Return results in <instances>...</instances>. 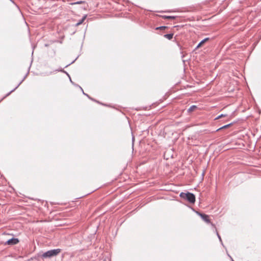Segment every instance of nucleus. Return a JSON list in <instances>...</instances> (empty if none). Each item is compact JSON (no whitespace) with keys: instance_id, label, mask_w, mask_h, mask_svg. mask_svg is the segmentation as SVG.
Segmentation results:
<instances>
[{"instance_id":"obj_5","label":"nucleus","mask_w":261,"mask_h":261,"mask_svg":"<svg viewBox=\"0 0 261 261\" xmlns=\"http://www.w3.org/2000/svg\"><path fill=\"white\" fill-rule=\"evenodd\" d=\"M234 123H235V122H231L228 124L221 126L219 127H218V126H217V127L213 128V132H218L219 130H221L222 129L228 128V127H230V126H232Z\"/></svg>"},{"instance_id":"obj_2","label":"nucleus","mask_w":261,"mask_h":261,"mask_svg":"<svg viewBox=\"0 0 261 261\" xmlns=\"http://www.w3.org/2000/svg\"><path fill=\"white\" fill-rule=\"evenodd\" d=\"M179 196L184 199L187 200L189 202L194 203L195 202V196L194 194L190 192L180 193Z\"/></svg>"},{"instance_id":"obj_9","label":"nucleus","mask_w":261,"mask_h":261,"mask_svg":"<svg viewBox=\"0 0 261 261\" xmlns=\"http://www.w3.org/2000/svg\"><path fill=\"white\" fill-rule=\"evenodd\" d=\"M209 39L208 38H206L204 39H203L202 40H201L199 43L197 45V47H196V48H198L200 46H201L202 45V44H203L204 42H205L207 40H208Z\"/></svg>"},{"instance_id":"obj_6","label":"nucleus","mask_w":261,"mask_h":261,"mask_svg":"<svg viewBox=\"0 0 261 261\" xmlns=\"http://www.w3.org/2000/svg\"><path fill=\"white\" fill-rule=\"evenodd\" d=\"M29 71H28L27 74L24 75V76L23 77V78L22 79V80L19 82V83L17 85V86L14 88L13 89V90H12L11 91H10L8 94H6V95L5 96H4L3 97V99H4L5 98H6L7 96H9L12 92H13V91H14L19 86V85L22 83V82L25 80V79L27 77V76H28V74H29Z\"/></svg>"},{"instance_id":"obj_14","label":"nucleus","mask_w":261,"mask_h":261,"mask_svg":"<svg viewBox=\"0 0 261 261\" xmlns=\"http://www.w3.org/2000/svg\"><path fill=\"white\" fill-rule=\"evenodd\" d=\"M216 234H217V236L220 241V242L221 243L222 245L224 246L223 245V244L222 243V239H221V238L220 237V236L219 235V234L218 233V231H217V230H216Z\"/></svg>"},{"instance_id":"obj_23","label":"nucleus","mask_w":261,"mask_h":261,"mask_svg":"<svg viewBox=\"0 0 261 261\" xmlns=\"http://www.w3.org/2000/svg\"><path fill=\"white\" fill-rule=\"evenodd\" d=\"M74 61H72V62L71 63V64H72V63H74Z\"/></svg>"},{"instance_id":"obj_17","label":"nucleus","mask_w":261,"mask_h":261,"mask_svg":"<svg viewBox=\"0 0 261 261\" xmlns=\"http://www.w3.org/2000/svg\"><path fill=\"white\" fill-rule=\"evenodd\" d=\"M132 147H133L134 144V141H135V137L134 136H132Z\"/></svg>"},{"instance_id":"obj_18","label":"nucleus","mask_w":261,"mask_h":261,"mask_svg":"<svg viewBox=\"0 0 261 261\" xmlns=\"http://www.w3.org/2000/svg\"><path fill=\"white\" fill-rule=\"evenodd\" d=\"M61 71H63L64 72L66 73V75H67L70 78V76H69V74L67 72H66V71H65L64 70H61Z\"/></svg>"},{"instance_id":"obj_15","label":"nucleus","mask_w":261,"mask_h":261,"mask_svg":"<svg viewBox=\"0 0 261 261\" xmlns=\"http://www.w3.org/2000/svg\"><path fill=\"white\" fill-rule=\"evenodd\" d=\"M166 28H167V27L161 26V27L156 28V30H164Z\"/></svg>"},{"instance_id":"obj_22","label":"nucleus","mask_w":261,"mask_h":261,"mask_svg":"<svg viewBox=\"0 0 261 261\" xmlns=\"http://www.w3.org/2000/svg\"><path fill=\"white\" fill-rule=\"evenodd\" d=\"M224 1H225V0H221L220 2H224Z\"/></svg>"},{"instance_id":"obj_21","label":"nucleus","mask_w":261,"mask_h":261,"mask_svg":"<svg viewBox=\"0 0 261 261\" xmlns=\"http://www.w3.org/2000/svg\"><path fill=\"white\" fill-rule=\"evenodd\" d=\"M217 75H216V76L215 77V79H213V82L214 81V80L217 77Z\"/></svg>"},{"instance_id":"obj_1","label":"nucleus","mask_w":261,"mask_h":261,"mask_svg":"<svg viewBox=\"0 0 261 261\" xmlns=\"http://www.w3.org/2000/svg\"><path fill=\"white\" fill-rule=\"evenodd\" d=\"M61 251V249L58 248L48 250L42 255V258H50L57 256Z\"/></svg>"},{"instance_id":"obj_10","label":"nucleus","mask_w":261,"mask_h":261,"mask_svg":"<svg viewBox=\"0 0 261 261\" xmlns=\"http://www.w3.org/2000/svg\"><path fill=\"white\" fill-rule=\"evenodd\" d=\"M173 34H172V33L165 34L164 36V37H165L166 38H167L168 40L172 39L173 38Z\"/></svg>"},{"instance_id":"obj_8","label":"nucleus","mask_w":261,"mask_h":261,"mask_svg":"<svg viewBox=\"0 0 261 261\" xmlns=\"http://www.w3.org/2000/svg\"><path fill=\"white\" fill-rule=\"evenodd\" d=\"M87 18V15H84L82 18L80 20L75 24V27H77L80 25H81V24L83 23V22L84 21V20L86 19V18Z\"/></svg>"},{"instance_id":"obj_20","label":"nucleus","mask_w":261,"mask_h":261,"mask_svg":"<svg viewBox=\"0 0 261 261\" xmlns=\"http://www.w3.org/2000/svg\"><path fill=\"white\" fill-rule=\"evenodd\" d=\"M69 79H70V81L71 82V83H73V82H72V80H71L70 77L69 78Z\"/></svg>"},{"instance_id":"obj_13","label":"nucleus","mask_w":261,"mask_h":261,"mask_svg":"<svg viewBox=\"0 0 261 261\" xmlns=\"http://www.w3.org/2000/svg\"><path fill=\"white\" fill-rule=\"evenodd\" d=\"M84 3H85V2L80 1H77L76 2L71 3H70V4L71 5H77V4H83Z\"/></svg>"},{"instance_id":"obj_7","label":"nucleus","mask_w":261,"mask_h":261,"mask_svg":"<svg viewBox=\"0 0 261 261\" xmlns=\"http://www.w3.org/2000/svg\"><path fill=\"white\" fill-rule=\"evenodd\" d=\"M227 116V114H221L217 116V117H215L213 119V120L215 121V122H213V128H215L216 127V126L217 125V122H218L217 120L221 119L222 118L225 117Z\"/></svg>"},{"instance_id":"obj_19","label":"nucleus","mask_w":261,"mask_h":261,"mask_svg":"<svg viewBox=\"0 0 261 261\" xmlns=\"http://www.w3.org/2000/svg\"><path fill=\"white\" fill-rule=\"evenodd\" d=\"M228 256L230 257V258L231 259V261H234V260L233 259V258L231 257V256L229 254H227Z\"/></svg>"},{"instance_id":"obj_16","label":"nucleus","mask_w":261,"mask_h":261,"mask_svg":"<svg viewBox=\"0 0 261 261\" xmlns=\"http://www.w3.org/2000/svg\"><path fill=\"white\" fill-rule=\"evenodd\" d=\"M79 87L80 88V89H81V90H82V92H83V93L84 95H86V96H87L89 98L92 99L91 98H90V97H89V96L88 94H86V93H85V92H84V91H83V89L81 88V87L79 86Z\"/></svg>"},{"instance_id":"obj_4","label":"nucleus","mask_w":261,"mask_h":261,"mask_svg":"<svg viewBox=\"0 0 261 261\" xmlns=\"http://www.w3.org/2000/svg\"><path fill=\"white\" fill-rule=\"evenodd\" d=\"M19 242L18 239L12 238L9 240H8L5 243V245H16L17 243H18Z\"/></svg>"},{"instance_id":"obj_12","label":"nucleus","mask_w":261,"mask_h":261,"mask_svg":"<svg viewBox=\"0 0 261 261\" xmlns=\"http://www.w3.org/2000/svg\"><path fill=\"white\" fill-rule=\"evenodd\" d=\"M162 17L165 19H174L176 18V17L174 16H166V15L163 16Z\"/></svg>"},{"instance_id":"obj_3","label":"nucleus","mask_w":261,"mask_h":261,"mask_svg":"<svg viewBox=\"0 0 261 261\" xmlns=\"http://www.w3.org/2000/svg\"><path fill=\"white\" fill-rule=\"evenodd\" d=\"M196 213L199 216H200V217L201 218V219L205 222H206V223L207 224H209L211 223V220L210 219H209V217L208 215H206V214H202V213H201L200 212H196Z\"/></svg>"},{"instance_id":"obj_11","label":"nucleus","mask_w":261,"mask_h":261,"mask_svg":"<svg viewBox=\"0 0 261 261\" xmlns=\"http://www.w3.org/2000/svg\"><path fill=\"white\" fill-rule=\"evenodd\" d=\"M197 107L195 105L191 106L188 110L189 113L193 112L195 109H197Z\"/></svg>"}]
</instances>
